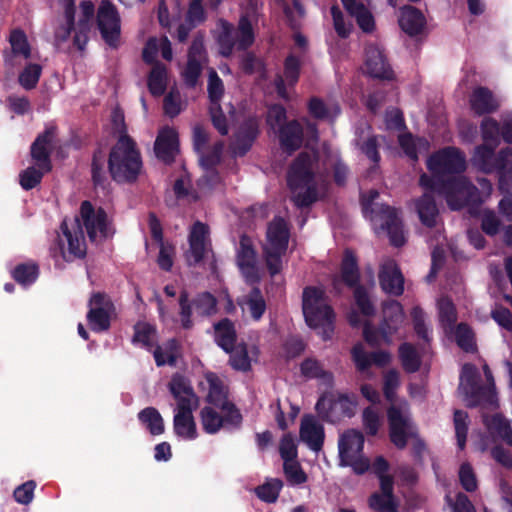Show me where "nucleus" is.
<instances>
[{
	"instance_id": "obj_14",
	"label": "nucleus",
	"mask_w": 512,
	"mask_h": 512,
	"mask_svg": "<svg viewBox=\"0 0 512 512\" xmlns=\"http://www.w3.org/2000/svg\"><path fill=\"white\" fill-rule=\"evenodd\" d=\"M289 228L285 220L276 217L269 223L266 241L263 244V256L271 276L278 274L283 267V257L288 248Z\"/></svg>"
},
{
	"instance_id": "obj_29",
	"label": "nucleus",
	"mask_w": 512,
	"mask_h": 512,
	"mask_svg": "<svg viewBox=\"0 0 512 512\" xmlns=\"http://www.w3.org/2000/svg\"><path fill=\"white\" fill-rule=\"evenodd\" d=\"M352 358L361 373H365L367 378H371L369 367L375 364L379 367L386 366L391 361V355L388 352L379 351L374 353H367L361 343L356 344L352 349Z\"/></svg>"
},
{
	"instance_id": "obj_53",
	"label": "nucleus",
	"mask_w": 512,
	"mask_h": 512,
	"mask_svg": "<svg viewBox=\"0 0 512 512\" xmlns=\"http://www.w3.org/2000/svg\"><path fill=\"white\" fill-rule=\"evenodd\" d=\"M42 73V67L39 64L31 63L25 66L18 76L19 84L26 90L36 87Z\"/></svg>"
},
{
	"instance_id": "obj_50",
	"label": "nucleus",
	"mask_w": 512,
	"mask_h": 512,
	"mask_svg": "<svg viewBox=\"0 0 512 512\" xmlns=\"http://www.w3.org/2000/svg\"><path fill=\"white\" fill-rule=\"evenodd\" d=\"M243 310H248L252 318L259 320L266 309L265 300L258 289H253L244 302L239 303Z\"/></svg>"
},
{
	"instance_id": "obj_7",
	"label": "nucleus",
	"mask_w": 512,
	"mask_h": 512,
	"mask_svg": "<svg viewBox=\"0 0 512 512\" xmlns=\"http://www.w3.org/2000/svg\"><path fill=\"white\" fill-rule=\"evenodd\" d=\"M169 391L176 401L174 409V432L185 440H194L198 436L193 411L198 407V397L187 379L174 375L169 383Z\"/></svg>"
},
{
	"instance_id": "obj_64",
	"label": "nucleus",
	"mask_w": 512,
	"mask_h": 512,
	"mask_svg": "<svg viewBox=\"0 0 512 512\" xmlns=\"http://www.w3.org/2000/svg\"><path fill=\"white\" fill-rule=\"evenodd\" d=\"M284 472L291 484H302L307 479L306 474L296 460H286V462H284Z\"/></svg>"
},
{
	"instance_id": "obj_1",
	"label": "nucleus",
	"mask_w": 512,
	"mask_h": 512,
	"mask_svg": "<svg viewBox=\"0 0 512 512\" xmlns=\"http://www.w3.org/2000/svg\"><path fill=\"white\" fill-rule=\"evenodd\" d=\"M286 110L281 105H273L267 113V124L273 131H278L281 148L289 153L298 149L306 140V147L311 152H302L292 163L287 173V184L291 200L297 207H307L324 197L328 188L327 176L320 170L318 157L313 145L318 139L315 125L303 120L291 121L286 125Z\"/></svg>"
},
{
	"instance_id": "obj_34",
	"label": "nucleus",
	"mask_w": 512,
	"mask_h": 512,
	"mask_svg": "<svg viewBox=\"0 0 512 512\" xmlns=\"http://www.w3.org/2000/svg\"><path fill=\"white\" fill-rule=\"evenodd\" d=\"M301 59L292 51L284 63L283 76L279 75L275 80V87L278 95L283 99H288L287 87L295 85L299 77Z\"/></svg>"
},
{
	"instance_id": "obj_22",
	"label": "nucleus",
	"mask_w": 512,
	"mask_h": 512,
	"mask_svg": "<svg viewBox=\"0 0 512 512\" xmlns=\"http://www.w3.org/2000/svg\"><path fill=\"white\" fill-rule=\"evenodd\" d=\"M205 382L208 389L207 401L227 413L228 423L240 424L242 417L234 405L228 401L226 388L220 378L214 373H207Z\"/></svg>"
},
{
	"instance_id": "obj_31",
	"label": "nucleus",
	"mask_w": 512,
	"mask_h": 512,
	"mask_svg": "<svg viewBox=\"0 0 512 512\" xmlns=\"http://www.w3.org/2000/svg\"><path fill=\"white\" fill-rule=\"evenodd\" d=\"M205 61L204 45L202 40L193 41L189 53L188 62L182 72L184 81L189 86L196 85L202 71L203 62Z\"/></svg>"
},
{
	"instance_id": "obj_58",
	"label": "nucleus",
	"mask_w": 512,
	"mask_h": 512,
	"mask_svg": "<svg viewBox=\"0 0 512 512\" xmlns=\"http://www.w3.org/2000/svg\"><path fill=\"white\" fill-rule=\"evenodd\" d=\"M282 488V482L271 479L256 489L257 496L265 502H275Z\"/></svg>"
},
{
	"instance_id": "obj_46",
	"label": "nucleus",
	"mask_w": 512,
	"mask_h": 512,
	"mask_svg": "<svg viewBox=\"0 0 512 512\" xmlns=\"http://www.w3.org/2000/svg\"><path fill=\"white\" fill-rule=\"evenodd\" d=\"M166 86V67L160 63H155L148 78L149 90L153 95L160 96L164 93Z\"/></svg>"
},
{
	"instance_id": "obj_62",
	"label": "nucleus",
	"mask_w": 512,
	"mask_h": 512,
	"mask_svg": "<svg viewBox=\"0 0 512 512\" xmlns=\"http://www.w3.org/2000/svg\"><path fill=\"white\" fill-rule=\"evenodd\" d=\"M282 2L284 13L294 28L298 25L299 20L304 16V9L299 0H291V4L287 0H280Z\"/></svg>"
},
{
	"instance_id": "obj_11",
	"label": "nucleus",
	"mask_w": 512,
	"mask_h": 512,
	"mask_svg": "<svg viewBox=\"0 0 512 512\" xmlns=\"http://www.w3.org/2000/svg\"><path fill=\"white\" fill-rule=\"evenodd\" d=\"M55 127L49 126L40 134L31 146L33 165L20 174V184L25 190L34 188L44 173L50 171L49 154L55 142Z\"/></svg>"
},
{
	"instance_id": "obj_63",
	"label": "nucleus",
	"mask_w": 512,
	"mask_h": 512,
	"mask_svg": "<svg viewBox=\"0 0 512 512\" xmlns=\"http://www.w3.org/2000/svg\"><path fill=\"white\" fill-rule=\"evenodd\" d=\"M323 167L324 170H327L330 167L333 168L334 178L338 184H343L345 182L347 176V168L340 162L337 153L330 154L324 161Z\"/></svg>"
},
{
	"instance_id": "obj_12",
	"label": "nucleus",
	"mask_w": 512,
	"mask_h": 512,
	"mask_svg": "<svg viewBox=\"0 0 512 512\" xmlns=\"http://www.w3.org/2000/svg\"><path fill=\"white\" fill-rule=\"evenodd\" d=\"M142 162L135 143L127 135L119 137L109 157V170L118 182L134 180L140 172Z\"/></svg>"
},
{
	"instance_id": "obj_26",
	"label": "nucleus",
	"mask_w": 512,
	"mask_h": 512,
	"mask_svg": "<svg viewBox=\"0 0 512 512\" xmlns=\"http://www.w3.org/2000/svg\"><path fill=\"white\" fill-rule=\"evenodd\" d=\"M484 423L489 436L481 437L479 441L475 443L479 450H487L492 443H496L498 440H502L509 446H512V429L505 418L499 414H495L491 417H485Z\"/></svg>"
},
{
	"instance_id": "obj_44",
	"label": "nucleus",
	"mask_w": 512,
	"mask_h": 512,
	"mask_svg": "<svg viewBox=\"0 0 512 512\" xmlns=\"http://www.w3.org/2000/svg\"><path fill=\"white\" fill-rule=\"evenodd\" d=\"M140 422L150 431L152 435H160L164 432V421L158 410L147 407L139 412Z\"/></svg>"
},
{
	"instance_id": "obj_43",
	"label": "nucleus",
	"mask_w": 512,
	"mask_h": 512,
	"mask_svg": "<svg viewBox=\"0 0 512 512\" xmlns=\"http://www.w3.org/2000/svg\"><path fill=\"white\" fill-rule=\"evenodd\" d=\"M398 141L405 155L412 160H417L418 154L426 152L429 148L427 140L422 138L414 139L411 134L398 135Z\"/></svg>"
},
{
	"instance_id": "obj_36",
	"label": "nucleus",
	"mask_w": 512,
	"mask_h": 512,
	"mask_svg": "<svg viewBox=\"0 0 512 512\" xmlns=\"http://www.w3.org/2000/svg\"><path fill=\"white\" fill-rule=\"evenodd\" d=\"M399 24L404 32L409 35L419 34L425 25L423 14L414 7L405 6L399 16Z\"/></svg>"
},
{
	"instance_id": "obj_2",
	"label": "nucleus",
	"mask_w": 512,
	"mask_h": 512,
	"mask_svg": "<svg viewBox=\"0 0 512 512\" xmlns=\"http://www.w3.org/2000/svg\"><path fill=\"white\" fill-rule=\"evenodd\" d=\"M426 164L432 176L421 175L420 185L424 194L416 200L415 209L421 223L427 228H433L438 224L434 193L442 195L452 210L476 203L479 198L476 187L463 176L466 158L458 148L440 149L427 159Z\"/></svg>"
},
{
	"instance_id": "obj_35",
	"label": "nucleus",
	"mask_w": 512,
	"mask_h": 512,
	"mask_svg": "<svg viewBox=\"0 0 512 512\" xmlns=\"http://www.w3.org/2000/svg\"><path fill=\"white\" fill-rule=\"evenodd\" d=\"M470 106L476 114L482 115L497 109L499 102L491 91L484 87H478L470 96Z\"/></svg>"
},
{
	"instance_id": "obj_19",
	"label": "nucleus",
	"mask_w": 512,
	"mask_h": 512,
	"mask_svg": "<svg viewBox=\"0 0 512 512\" xmlns=\"http://www.w3.org/2000/svg\"><path fill=\"white\" fill-rule=\"evenodd\" d=\"M358 402L355 395L341 393H326L316 403L318 414L330 422H336L341 417H352Z\"/></svg>"
},
{
	"instance_id": "obj_60",
	"label": "nucleus",
	"mask_w": 512,
	"mask_h": 512,
	"mask_svg": "<svg viewBox=\"0 0 512 512\" xmlns=\"http://www.w3.org/2000/svg\"><path fill=\"white\" fill-rule=\"evenodd\" d=\"M37 275V267L34 264L19 265L13 272L14 279L22 285H29L33 283L36 280Z\"/></svg>"
},
{
	"instance_id": "obj_8",
	"label": "nucleus",
	"mask_w": 512,
	"mask_h": 512,
	"mask_svg": "<svg viewBox=\"0 0 512 512\" xmlns=\"http://www.w3.org/2000/svg\"><path fill=\"white\" fill-rule=\"evenodd\" d=\"M62 15L58 16L55 23L54 41L56 45L66 42L71 32L74 31V44L82 50L88 40V32L94 15V4L91 1L80 3V15L77 26H74L75 5L74 0H59Z\"/></svg>"
},
{
	"instance_id": "obj_23",
	"label": "nucleus",
	"mask_w": 512,
	"mask_h": 512,
	"mask_svg": "<svg viewBox=\"0 0 512 512\" xmlns=\"http://www.w3.org/2000/svg\"><path fill=\"white\" fill-rule=\"evenodd\" d=\"M237 265L247 282H257L263 273V268L258 261L252 240L242 236L236 256Z\"/></svg>"
},
{
	"instance_id": "obj_57",
	"label": "nucleus",
	"mask_w": 512,
	"mask_h": 512,
	"mask_svg": "<svg viewBox=\"0 0 512 512\" xmlns=\"http://www.w3.org/2000/svg\"><path fill=\"white\" fill-rule=\"evenodd\" d=\"M446 335H454L458 346L465 351H472L475 347L473 332L466 324H459L455 329L453 328L451 334Z\"/></svg>"
},
{
	"instance_id": "obj_28",
	"label": "nucleus",
	"mask_w": 512,
	"mask_h": 512,
	"mask_svg": "<svg viewBox=\"0 0 512 512\" xmlns=\"http://www.w3.org/2000/svg\"><path fill=\"white\" fill-rule=\"evenodd\" d=\"M363 70L374 78L392 79L393 77V71L387 63L382 50L375 44H369L366 47Z\"/></svg>"
},
{
	"instance_id": "obj_40",
	"label": "nucleus",
	"mask_w": 512,
	"mask_h": 512,
	"mask_svg": "<svg viewBox=\"0 0 512 512\" xmlns=\"http://www.w3.org/2000/svg\"><path fill=\"white\" fill-rule=\"evenodd\" d=\"M257 134L258 121L256 119H249L237 136L233 152L237 155H243L250 148Z\"/></svg>"
},
{
	"instance_id": "obj_17",
	"label": "nucleus",
	"mask_w": 512,
	"mask_h": 512,
	"mask_svg": "<svg viewBox=\"0 0 512 512\" xmlns=\"http://www.w3.org/2000/svg\"><path fill=\"white\" fill-rule=\"evenodd\" d=\"M156 330L146 322H139L134 327L133 343L149 351L153 350V355L158 366L165 364L173 365L177 358L178 348L175 340L168 341L163 346L155 347Z\"/></svg>"
},
{
	"instance_id": "obj_30",
	"label": "nucleus",
	"mask_w": 512,
	"mask_h": 512,
	"mask_svg": "<svg viewBox=\"0 0 512 512\" xmlns=\"http://www.w3.org/2000/svg\"><path fill=\"white\" fill-rule=\"evenodd\" d=\"M300 439L311 450L319 452L324 442V428L312 415H305L301 420Z\"/></svg>"
},
{
	"instance_id": "obj_48",
	"label": "nucleus",
	"mask_w": 512,
	"mask_h": 512,
	"mask_svg": "<svg viewBox=\"0 0 512 512\" xmlns=\"http://www.w3.org/2000/svg\"><path fill=\"white\" fill-rule=\"evenodd\" d=\"M12 54L16 57L28 59L31 56V47L26 34L20 29H14L9 36Z\"/></svg>"
},
{
	"instance_id": "obj_9",
	"label": "nucleus",
	"mask_w": 512,
	"mask_h": 512,
	"mask_svg": "<svg viewBox=\"0 0 512 512\" xmlns=\"http://www.w3.org/2000/svg\"><path fill=\"white\" fill-rule=\"evenodd\" d=\"M378 196L379 193L376 190H371L362 195L361 203L364 217L372 222L375 230L378 227L386 230L392 245L402 246L406 237L398 212L394 208L377 203Z\"/></svg>"
},
{
	"instance_id": "obj_51",
	"label": "nucleus",
	"mask_w": 512,
	"mask_h": 512,
	"mask_svg": "<svg viewBox=\"0 0 512 512\" xmlns=\"http://www.w3.org/2000/svg\"><path fill=\"white\" fill-rule=\"evenodd\" d=\"M399 357L405 371L415 372L419 369L421 356L412 345L407 343L402 344L399 348Z\"/></svg>"
},
{
	"instance_id": "obj_4",
	"label": "nucleus",
	"mask_w": 512,
	"mask_h": 512,
	"mask_svg": "<svg viewBox=\"0 0 512 512\" xmlns=\"http://www.w3.org/2000/svg\"><path fill=\"white\" fill-rule=\"evenodd\" d=\"M484 144L477 147L473 156L474 164L485 173L499 172V190L506 198H512V148L502 149L498 155L494 148L500 137L512 143V112L502 118V127L492 118H485L481 124Z\"/></svg>"
},
{
	"instance_id": "obj_59",
	"label": "nucleus",
	"mask_w": 512,
	"mask_h": 512,
	"mask_svg": "<svg viewBox=\"0 0 512 512\" xmlns=\"http://www.w3.org/2000/svg\"><path fill=\"white\" fill-rule=\"evenodd\" d=\"M380 140L385 142V138L381 137L380 139L375 136H369L366 141L363 143L358 140V145L362 152L373 162L374 166L372 170L376 169V165L380 160V156L377 152V147L380 145Z\"/></svg>"
},
{
	"instance_id": "obj_3",
	"label": "nucleus",
	"mask_w": 512,
	"mask_h": 512,
	"mask_svg": "<svg viewBox=\"0 0 512 512\" xmlns=\"http://www.w3.org/2000/svg\"><path fill=\"white\" fill-rule=\"evenodd\" d=\"M81 224L92 242H101L113 234L111 221L100 207H94L84 201L80 207V218L65 219L61 224V233L50 249L57 263L60 260L69 262L81 258L86 253V243Z\"/></svg>"
},
{
	"instance_id": "obj_5",
	"label": "nucleus",
	"mask_w": 512,
	"mask_h": 512,
	"mask_svg": "<svg viewBox=\"0 0 512 512\" xmlns=\"http://www.w3.org/2000/svg\"><path fill=\"white\" fill-rule=\"evenodd\" d=\"M259 0H245L241 8L238 28L221 20L216 30V39L221 55L229 56L233 48L246 49L254 41L253 26L258 22Z\"/></svg>"
},
{
	"instance_id": "obj_41",
	"label": "nucleus",
	"mask_w": 512,
	"mask_h": 512,
	"mask_svg": "<svg viewBox=\"0 0 512 512\" xmlns=\"http://www.w3.org/2000/svg\"><path fill=\"white\" fill-rule=\"evenodd\" d=\"M215 341L224 351H230L236 342V331L232 322L224 319L215 326Z\"/></svg>"
},
{
	"instance_id": "obj_18",
	"label": "nucleus",
	"mask_w": 512,
	"mask_h": 512,
	"mask_svg": "<svg viewBox=\"0 0 512 512\" xmlns=\"http://www.w3.org/2000/svg\"><path fill=\"white\" fill-rule=\"evenodd\" d=\"M364 435L359 430L350 429L344 432L338 442L341 465L350 466L362 474L370 468L369 460L363 455Z\"/></svg>"
},
{
	"instance_id": "obj_45",
	"label": "nucleus",
	"mask_w": 512,
	"mask_h": 512,
	"mask_svg": "<svg viewBox=\"0 0 512 512\" xmlns=\"http://www.w3.org/2000/svg\"><path fill=\"white\" fill-rule=\"evenodd\" d=\"M362 425L367 435H377L383 427L381 411L374 406L365 408L362 412Z\"/></svg>"
},
{
	"instance_id": "obj_25",
	"label": "nucleus",
	"mask_w": 512,
	"mask_h": 512,
	"mask_svg": "<svg viewBox=\"0 0 512 512\" xmlns=\"http://www.w3.org/2000/svg\"><path fill=\"white\" fill-rule=\"evenodd\" d=\"M224 93V85L216 71L213 69L209 72L208 77V94L210 99V114L214 127L222 135L227 134L228 127L226 117L223 115L220 107V99Z\"/></svg>"
},
{
	"instance_id": "obj_13",
	"label": "nucleus",
	"mask_w": 512,
	"mask_h": 512,
	"mask_svg": "<svg viewBox=\"0 0 512 512\" xmlns=\"http://www.w3.org/2000/svg\"><path fill=\"white\" fill-rule=\"evenodd\" d=\"M383 314L384 324L381 331H374L365 320L360 319L356 311L350 313L349 322L352 326L364 325L363 335L371 346L390 344L393 341L392 335L403 322L404 314L401 305L394 300L384 304Z\"/></svg>"
},
{
	"instance_id": "obj_27",
	"label": "nucleus",
	"mask_w": 512,
	"mask_h": 512,
	"mask_svg": "<svg viewBox=\"0 0 512 512\" xmlns=\"http://www.w3.org/2000/svg\"><path fill=\"white\" fill-rule=\"evenodd\" d=\"M208 227L196 222L189 234V250L186 252L187 262L192 264L199 263L210 251V243L208 239Z\"/></svg>"
},
{
	"instance_id": "obj_20",
	"label": "nucleus",
	"mask_w": 512,
	"mask_h": 512,
	"mask_svg": "<svg viewBox=\"0 0 512 512\" xmlns=\"http://www.w3.org/2000/svg\"><path fill=\"white\" fill-rule=\"evenodd\" d=\"M389 464L381 456L377 457L371 466L372 471L378 476L380 480V493H375L369 500L370 507L375 512H398L397 504L393 497V481L386 473Z\"/></svg>"
},
{
	"instance_id": "obj_42",
	"label": "nucleus",
	"mask_w": 512,
	"mask_h": 512,
	"mask_svg": "<svg viewBox=\"0 0 512 512\" xmlns=\"http://www.w3.org/2000/svg\"><path fill=\"white\" fill-rule=\"evenodd\" d=\"M439 322L445 334L453 332V326L457 320L456 309L452 301L442 297L437 301Z\"/></svg>"
},
{
	"instance_id": "obj_39",
	"label": "nucleus",
	"mask_w": 512,
	"mask_h": 512,
	"mask_svg": "<svg viewBox=\"0 0 512 512\" xmlns=\"http://www.w3.org/2000/svg\"><path fill=\"white\" fill-rule=\"evenodd\" d=\"M344 7L355 17L360 28L365 32H370L374 28V19L369 10L356 0H342Z\"/></svg>"
},
{
	"instance_id": "obj_47",
	"label": "nucleus",
	"mask_w": 512,
	"mask_h": 512,
	"mask_svg": "<svg viewBox=\"0 0 512 512\" xmlns=\"http://www.w3.org/2000/svg\"><path fill=\"white\" fill-rule=\"evenodd\" d=\"M223 150V144L217 143L211 153L207 155H201L200 163L206 172V176L199 182V188L205 190L210 187V179L208 174L212 173V168L220 161V156Z\"/></svg>"
},
{
	"instance_id": "obj_24",
	"label": "nucleus",
	"mask_w": 512,
	"mask_h": 512,
	"mask_svg": "<svg viewBox=\"0 0 512 512\" xmlns=\"http://www.w3.org/2000/svg\"><path fill=\"white\" fill-rule=\"evenodd\" d=\"M89 307L87 319L91 329L95 332L106 331L115 313L111 300L106 295L96 293L92 295Z\"/></svg>"
},
{
	"instance_id": "obj_10",
	"label": "nucleus",
	"mask_w": 512,
	"mask_h": 512,
	"mask_svg": "<svg viewBox=\"0 0 512 512\" xmlns=\"http://www.w3.org/2000/svg\"><path fill=\"white\" fill-rule=\"evenodd\" d=\"M303 314L307 325L327 339L333 332L334 313L322 289L308 287L303 292Z\"/></svg>"
},
{
	"instance_id": "obj_54",
	"label": "nucleus",
	"mask_w": 512,
	"mask_h": 512,
	"mask_svg": "<svg viewBox=\"0 0 512 512\" xmlns=\"http://www.w3.org/2000/svg\"><path fill=\"white\" fill-rule=\"evenodd\" d=\"M342 279L349 285H354L358 280V268L356 257L353 252L347 250L342 261Z\"/></svg>"
},
{
	"instance_id": "obj_6",
	"label": "nucleus",
	"mask_w": 512,
	"mask_h": 512,
	"mask_svg": "<svg viewBox=\"0 0 512 512\" xmlns=\"http://www.w3.org/2000/svg\"><path fill=\"white\" fill-rule=\"evenodd\" d=\"M399 386V373L390 370L384 375V394L392 404L387 411L390 439L398 448H404L409 439L416 436L415 427L411 421L406 401H394L395 391Z\"/></svg>"
},
{
	"instance_id": "obj_52",
	"label": "nucleus",
	"mask_w": 512,
	"mask_h": 512,
	"mask_svg": "<svg viewBox=\"0 0 512 512\" xmlns=\"http://www.w3.org/2000/svg\"><path fill=\"white\" fill-rule=\"evenodd\" d=\"M302 374L308 378L322 379L325 384L332 383V375L325 371L315 359H306L301 365Z\"/></svg>"
},
{
	"instance_id": "obj_21",
	"label": "nucleus",
	"mask_w": 512,
	"mask_h": 512,
	"mask_svg": "<svg viewBox=\"0 0 512 512\" xmlns=\"http://www.w3.org/2000/svg\"><path fill=\"white\" fill-rule=\"evenodd\" d=\"M97 25L104 41L116 47L120 39L121 20L116 7L109 0H102L99 4Z\"/></svg>"
},
{
	"instance_id": "obj_56",
	"label": "nucleus",
	"mask_w": 512,
	"mask_h": 512,
	"mask_svg": "<svg viewBox=\"0 0 512 512\" xmlns=\"http://www.w3.org/2000/svg\"><path fill=\"white\" fill-rule=\"evenodd\" d=\"M469 426L468 414L462 410L454 412V428L459 449H464Z\"/></svg>"
},
{
	"instance_id": "obj_15",
	"label": "nucleus",
	"mask_w": 512,
	"mask_h": 512,
	"mask_svg": "<svg viewBox=\"0 0 512 512\" xmlns=\"http://www.w3.org/2000/svg\"><path fill=\"white\" fill-rule=\"evenodd\" d=\"M484 374L488 382V387L482 389L478 385V371L472 364H465L462 367L460 375L459 392L463 395L468 406H475L482 403V399L491 407L496 405V395L494 391V381L491 371L487 365H484Z\"/></svg>"
},
{
	"instance_id": "obj_55",
	"label": "nucleus",
	"mask_w": 512,
	"mask_h": 512,
	"mask_svg": "<svg viewBox=\"0 0 512 512\" xmlns=\"http://www.w3.org/2000/svg\"><path fill=\"white\" fill-rule=\"evenodd\" d=\"M230 353V364L231 366L239 371H247L251 367V358L248 355L246 346L238 345L230 350L226 351Z\"/></svg>"
},
{
	"instance_id": "obj_32",
	"label": "nucleus",
	"mask_w": 512,
	"mask_h": 512,
	"mask_svg": "<svg viewBox=\"0 0 512 512\" xmlns=\"http://www.w3.org/2000/svg\"><path fill=\"white\" fill-rule=\"evenodd\" d=\"M379 281L386 293L400 295L404 290V279L394 260L387 259L381 264Z\"/></svg>"
},
{
	"instance_id": "obj_16",
	"label": "nucleus",
	"mask_w": 512,
	"mask_h": 512,
	"mask_svg": "<svg viewBox=\"0 0 512 512\" xmlns=\"http://www.w3.org/2000/svg\"><path fill=\"white\" fill-rule=\"evenodd\" d=\"M217 305H223L225 312L230 313L234 310V304L225 292L221 293L218 299H215L210 293L199 294L192 302V305H187V296L181 295L180 306H181V321L185 328L191 326L190 316H210L217 312Z\"/></svg>"
},
{
	"instance_id": "obj_61",
	"label": "nucleus",
	"mask_w": 512,
	"mask_h": 512,
	"mask_svg": "<svg viewBox=\"0 0 512 512\" xmlns=\"http://www.w3.org/2000/svg\"><path fill=\"white\" fill-rule=\"evenodd\" d=\"M445 499L451 512H476L469 498L463 493L456 494L454 498L447 494Z\"/></svg>"
},
{
	"instance_id": "obj_37",
	"label": "nucleus",
	"mask_w": 512,
	"mask_h": 512,
	"mask_svg": "<svg viewBox=\"0 0 512 512\" xmlns=\"http://www.w3.org/2000/svg\"><path fill=\"white\" fill-rule=\"evenodd\" d=\"M161 55L166 60L172 59V48L171 43L167 37L161 38H150L143 50V59L147 63H153L158 55Z\"/></svg>"
},
{
	"instance_id": "obj_33",
	"label": "nucleus",
	"mask_w": 512,
	"mask_h": 512,
	"mask_svg": "<svg viewBox=\"0 0 512 512\" xmlns=\"http://www.w3.org/2000/svg\"><path fill=\"white\" fill-rule=\"evenodd\" d=\"M154 150L156 156L169 163L174 160L179 150L178 134L170 127H164L159 131L155 141Z\"/></svg>"
},
{
	"instance_id": "obj_38",
	"label": "nucleus",
	"mask_w": 512,
	"mask_h": 512,
	"mask_svg": "<svg viewBox=\"0 0 512 512\" xmlns=\"http://www.w3.org/2000/svg\"><path fill=\"white\" fill-rule=\"evenodd\" d=\"M220 415L212 407H204L201 410V423L204 431L208 434L217 433L223 425L238 426L239 424H232L226 421V412L220 410Z\"/></svg>"
},
{
	"instance_id": "obj_49",
	"label": "nucleus",
	"mask_w": 512,
	"mask_h": 512,
	"mask_svg": "<svg viewBox=\"0 0 512 512\" xmlns=\"http://www.w3.org/2000/svg\"><path fill=\"white\" fill-rule=\"evenodd\" d=\"M309 112L315 118L333 120L340 113V109L335 103H324L314 98L309 103Z\"/></svg>"
}]
</instances>
